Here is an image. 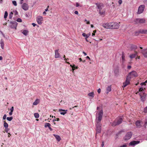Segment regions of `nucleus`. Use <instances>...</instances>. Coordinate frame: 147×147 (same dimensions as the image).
I'll return each mask as SVG.
<instances>
[{"label":"nucleus","instance_id":"1","mask_svg":"<svg viewBox=\"0 0 147 147\" xmlns=\"http://www.w3.org/2000/svg\"><path fill=\"white\" fill-rule=\"evenodd\" d=\"M98 116L96 119V134L100 133L101 131V121L102 120V117L103 114V111L102 110L98 112H97Z\"/></svg>","mask_w":147,"mask_h":147},{"label":"nucleus","instance_id":"2","mask_svg":"<svg viewBox=\"0 0 147 147\" xmlns=\"http://www.w3.org/2000/svg\"><path fill=\"white\" fill-rule=\"evenodd\" d=\"M96 4L98 8L99 9V13L100 15L105 16V9H102V7H104L103 4L101 3H96Z\"/></svg>","mask_w":147,"mask_h":147},{"label":"nucleus","instance_id":"3","mask_svg":"<svg viewBox=\"0 0 147 147\" xmlns=\"http://www.w3.org/2000/svg\"><path fill=\"white\" fill-rule=\"evenodd\" d=\"M123 121V119L121 117H117L112 123V126H115L120 124Z\"/></svg>","mask_w":147,"mask_h":147},{"label":"nucleus","instance_id":"4","mask_svg":"<svg viewBox=\"0 0 147 147\" xmlns=\"http://www.w3.org/2000/svg\"><path fill=\"white\" fill-rule=\"evenodd\" d=\"M102 26L106 29H111V22H107L103 23Z\"/></svg>","mask_w":147,"mask_h":147},{"label":"nucleus","instance_id":"5","mask_svg":"<svg viewBox=\"0 0 147 147\" xmlns=\"http://www.w3.org/2000/svg\"><path fill=\"white\" fill-rule=\"evenodd\" d=\"M132 135V133L131 132H129L127 133L123 139L125 140L129 139Z\"/></svg>","mask_w":147,"mask_h":147},{"label":"nucleus","instance_id":"6","mask_svg":"<svg viewBox=\"0 0 147 147\" xmlns=\"http://www.w3.org/2000/svg\"><path fill=\"white\" fill-rule=\"evenodd\" d=\"M138 76L137 73L136 71H133L130 73L127 77L131 78L137 77Z\"/></svg>","mask_w":147,"mask_h":147},{"label":"nucleus","instance_id":"7","mask_svg":"<svg viewBox=\"0 0 147 147\" xmlns=\"http://www.w3.org/2000/svg\"><path fill=\"white\" fill-rule=\"evenodd\" d=\"M111 29H117L119 27V25L117 22H111Z\"/></svg>","mask_w":147,"mask_h":147},{"label":"nucleus","instance_id":"8","mask_svg":"<svg viewBox=\"0 0 147 147\" xmlns=\"http://www.w3.org/2000/svg\"><path fill=\"white\" fill-rule=\"evenodd\" d=\"M36 20L38 23L39 24L41 25L42 24L43 20V18L42 16H38L36 17Z\"/></svg>","mask_w":147,"mask_h":147},{"label":"nucleus","instance_id":"9","mask_svg":"<svg viewBox=\"0 0 147 147\" xmlns=\"http://www.w3.org/2000/svg\"><path fill=\"white\" fill-rule=\"evenodd\" d=\"M130 79V78L127 76V77L125 82L123 83V85L122 86L123 88H124L129 84Z\"/></svg>","mask_w":147,"mask_h":147},{"label":"nucleus","instance_id":"10","mask_svg":"<svg viewBox=\"0 0 147 147\" xmlns=\"http://www.w3.org/2000/svg\"><path fill=\"white\" fill-rule=\"evenodd\" d=\"M145 7V6L144 5H140L138 9V13L140 14L142 13L144 11Z\"/></svg>","mask_w":147,"mask_h":147},{"label":"nucleus","instance_id":"11","mask_svg":"<svg viewBox=\"0 0 147 147\" xmlns=\"http://www.w3.org/2000/svg\"><path fill=\"white\" fill-rule=\"evenodd\" d=\"M140 95L142 101L144 102L146 100V94L144 92L142 94L141 93H140Z\"/></svg>","mask_w":147,"mask_h":147},{"label":"nucleus","instance_id":"12","mask_svg":"<svg viewBox=\"0 0 147 147\" xmlns=\"http://www.w3.org/2000/svg\"><path fill=\"white\" fill-rule=\"evenodd\" d=\"M136 24L143 23L145 22V20L144 19H137L135 21Z\"/></svg>","mask_w":147,"mask_h":147},{"label":"nucleus","instance_id":"13","mask_svg":"<svg viewBox=\"0 0 147 147\" xmlns=\"http://www.w3.org/2000/svg\"><path fill=\"white\" fill-rule=\"evenodd\" d=\"M22 7L23 9L25 11H27L28 9L29 6L28 4L26 3H22Z\"/></svg>","mask_w":147,"mask_h":147},{"label":"nucleus","instance_id":"14","mask_svg":"<svg viewBox=\"0 0 147 147\" xmlns=\"http://www.w3.org/2000/svg\"><path fill=\"white\" fill-rule=\"evenodd\" d=\"M17 25V23L16 22H11L10 27L12 28H16Z\"/></svg>","mask_w":147,"mask_h":147},{"label":"nucleus","instance_id":"15","mask_svg":"<svg viewBox=\"0 0 147 147\" xmlns=\"http://www.w3.org/2000/svg\"><path fill=\"white\" fill-rule=\"evenodd\" d=\"M59 49L55 50V58H57L60 57V54L59 53Z\"/></svg>","mask_w":147,"mask_h":147},{"label":"nucleus","instance_id":"16","mask_svg":"<svg viewBox=\"0 0 147 147\" xmlns=\"http://www.w3.org/2000/svg\"><path fill=\"white\" fill-rule=\"evenodd\" d=\"M140 143L139 141H133L131 142L129 144V145L134 146L135 145L139 144Z\"/></svg>","mask_w":147,"mask_h":147},{"label":"nucleus","instance_id":"17","mask_svg":"<svg viewBox=\"0 0 147 147\" xmlns=\"http://www.w3.org/2000/svg\"><path fill=\"white\" fill-rule=\"evenodd\" d=\"M142 53L144 57H147V49L142 50Z\"/></svg>","mask_w":147,"mask_h":147},{"label":"nucleus","instance_id":"18","mask_svg":"<svg viewBox=\"0 0 147 147\" xmlns=\"http://www.w3.org/2000/svg\"><path fill=\"white\" fill-rule=\"evenodd\" d=\"M142 122L140 121H137L135 123V125L138 127H141Z\"/></svg>","mask_w":147,"mask_h":147},{"label":"nucleus","instance_id":"19","mask_svg":"<svg viewBox=\"0 0 147 147\" xmlns=\"http://www.w3.org/2000/svg\"><path fill=\"white\" fill-rule=\"evenodd\" d=\"M137 52L135 51L134 53L131 54L129 56V57L131 59L134 58L137 56Z\"/></svg>","mask_w":147,"mask_h":147},{"label":"nucleus","instance_id":"20","mask_svg":"<svg viewBox=\"0 0 147 147\" xmlns=\"http://www.w3.org/2000/svg\"><path fill=\"white\" fill-rule=\"evenodd\" d=\"M139 33L142 34H147V30H144V29H140V30L138 32Z\"/></svg>","mask_w":147,"mask_h":147},{"label":"nucleus","instance_id":"21","mask_svg":"<svg viewBox=\"0 0 147 147\" xmlns=\"http://www.w3.org/2000/svg\"><path fill=\"white\" fill-rule=\"evenodd\" d=\"M67 110H63V109H60L59 110V112H61V111H65V112H61L60 113V114H61V115H65V114H66L67 113Z\"/></svg>","mask_w":147,"mask_h":147},{"label":"nucleus","instance_id":"22","mask_svg":"<svg viewBox=\"0 0 147 147\" xmlns=\"http://www.w3.org/2000/svg\"><path fill=\"white\" fill-rule=\"evenodd\" d=\"M51 126V125L50 123H46L45 124V127H48L50 129V130L51 131L52 130V129L51 127L50 126Z\"/></svg>","mask_w":147,"mask_h":147},{"label":"nucleus","instance_id":"23","mask_svg":"<svg viewBox=\"0 0 147 147\" xmlns=\"http://www.w3.org/2000/svg\"><path fill=\"white\" fill-rule=\"evenodd\" d=\"M40 102V100L39 99H36L35 101L33 103V105H36L39 103Z\"/></svg>","mask_w":147,"mask_h":147},{"label":"nucleus","instance_id":"24","mask_svg":"<svg viewBox=\"0 0 147 147\" xmlns=\"http://www.w3.org/2000/svg\"><path fill=\"white\" fill-rule=\"evenodd\" d=\"M111 90V86H108L106 89V93L108 94L110 92Z\"/></svg>","mask_w":147,"mask_h":147},{"label":"nucleus","instance_id":"25","mask_svg":"<svg viewBox=\"0 0 147 147\" xmlns=\"http://www.w3.org/2000/svg\"><path fill=\"white\" fill-rule=\"evenodd\" d=\"M53 136L58 141H59L61 139L59 136L56 134H54Z\"/></svg>","mask_w":147,"mask_h":147},{"label":"nucleus","instance_id":"26","mask_svg":"<svg viewBox=\"0 0 147 147\" xmlns=\"http://www.w3.org/2000/svg\"><path fill=\"white\" fill-rule=\"evenodd\" d=\"M0 44L1 48L3 49H4V42L3 39H1L0 41Z\"/></svg>","mask_w":147,"mask_h":147},{"label":"nucleus","instance_id":"27","mask_svg":"<svg viewBox=\"0 0 147 147\" xmlns=\"http://www.w3.org/2000/svg\"><path fill=\"white\" fill-rule=\"evenodd\" d=\"M90 33L88 34H86L85 33H83L82 34V35L84 37H86V38H88L90 36Z\"/></svg>","mask_w":147,"mask_h":147},{"label":"nucleus","instance_id":"28","mask_svg":"<svg viewBox=\"0 0 147 147\" xmlns=\"http://www.w3.org/2000/svg\"><path fill=\"white\" fill-rule=\"evenodd\" d=\"M122 61L123 63H124L125 61V56L124 55V54L123 53L122 54Z\"/></svg>","mask_w":147,"mask_h":147},{"label":"nucleus","instance_id":"29","mask_svg":"<svg viewBox=\"0 0 147 147\" xmlns=\"http://www.w3.org/2000/svg\"><path fill=\"white\" fill-rule=\"evenodd\" d=\"M4 124H3V126L4 127L5 129H7L8 127V124L6 123L5 121H4Z\"/></svg>","mask_w":147,"mask_h":147},{"label":"nucleus","instance_id":"30","mask_svg":"<svg viewBox=\"0 0 147 147\" xmlns=\"http://www.w3.org/2000/svg\"><path fill=\"white\" fill-rule=\"evenodd\" d=\"M22 33L24 35H27L28 33V31L27 30H25L23 31Z\"/></svg>","mask_w":147,"mask_h":147},{"label":"nucleus","instance_id":"31","mask_svg":"<svg viewBox=\"0 0 147 147\" xmlns=\"http://www.w3.org/2000/svg\"><path fill=\"white\" fill-rule=\"evenodd\" d=\"M130 48L131 50H135L137 49V46L134 45H131L130 46Z\"/></svg>","mask_w":147,"mask_h":147},{"label":"nucleus","instance_id":"32","mask_svg":"<svg viewBox=\"0 0 147 147\" xmlns=\"http://www.w3.org/2000/svg\"><path fill=\"white\" fill-rule=\"evenodd\" d=\"M88 95L89 96H91L92 98H93L94 96V92H91L88 94Z\"/></svg>","mask_w":147,"mask_h":147},{"label":"nucleus","instance_id":"33","mask_svg":"<svg viewBox=\"0 0 147 147\" xmlns=\"http://www.w3.org/2000/svg\"><path fill=\"white\" fill-rule=\"evenodd\" d=\"M145 90V88H143V87H141L139 89V91L140 92H142V93H143V91H144V90Z\"/></svg>","mask_w":147,"mask_h":147},{"label":"nucleus","instance_id":"34","mask_svg":"<svg viewBox=\"0 0 147 147\" xmlns=\"http://www.w3.org/2000/svg\"><path fill=\"white\" fill-rule=\"evenodd\" d=\"M34 115L36 118H38L39 117V115L38 113H36L34 114Z\"/></svg>","mask_w":147,"mask_h":147},{"label":"nucleus","instance_id":"35","mask_svg":"<svg viewBox=\"0 0 147 147\" xmlns=\"http://www.w3.org/2000/svg\"><path fill=\"white\" fill-rule=\"evenodd\" d=\"M70 66L72 67V70L73 71V72H74L73 71H74L75 69V65H70Z\"/></svg>","mask_w":147,"mask_h":147},{"label":"nucleus","instance_id":"36","mask_svg":"<svg viewBox=\"0 0 147 147\" xmlns=\"http://www.w3.org/2000/svg\"><path fill=\"white\" fill-rule=\"evenodd\" d=\"M8 15V13L7 11H5V14L4 16V18L5 19L7 18Z\"/></svg>","mask_w":147,"mask_h":147},{"label":"nucleus","instance_id":"37","mask_svg":"<svg viewBox=\"0 0 147 147\" xmlns=\"http://www.w3.org/2000/svg\"><path fill=\"white\" fill-rule=\"evenodd\" d=\"M13 117H7V119L8 121H10L13 119Z\"/></svg>","mask_w":147,"mask_h":147},{"label":"nucleus","instance_id":"38","mask_svg":"<svg viewBox=\"0 0 147 147\" xmlns=\"http://www.w3.org/2000/svg\"><path fill=\"white\" fill-rule=\"evenodd\" d=\"M147 83V80H146L145 82L142 83L140 84V85L141 86L146 85V84Z\"/></svg>","mask_w":147,"mask_h":147},{"label":"nucleus","instance_id":"39","mask_svg":"<svg viewBox=\"0 0 147 147\" xmlns=\"http://www.w3.org/2000/svg\"><path fill=\"white\" fill-rule=\"evenodd\" d=\"M12 3L15 6H16L17 5V4L16 2L15 1H12Z\"/></svg>","mask_w":147,"mask_h":147},{"label":"nucleus","instance_id":"40","mask_svg":"<svg viewBox=\"0 0 147 147\" xmlns=\"http://www.w3.org/2000/svg\"><path fill=\"white\" fill-rule=\"evenodd\" d=\"M118 72H119V70L118 69H116L114 71V73H115V75L117 74H118Z\"/></svg>","mask_w":147,"mask_h":147},{"label":"nucleus","instance_id":"41","mask_svg":"<svg viewBox=\"0 0 147 147\" xmlns=\"http://www.w3.org/2000/svg\"><path fill=\"white\" fill-rule=\"evenodd\" d=\"M13 14V13H12V12H11L10 13L9 15V18L10 19L12 17Z\"/></svg>","mask_w":147,"mask_h":147},{"label":"nucleus","instance_id":"42","mask_svg":"<svg viewBox=\"0 0 147 147\" xmlns=\"http://www.w3.org/2000/svg\"><path fill=\"white\" fill-rule=\"evenodd\" d=\"M144 111L145 113H147V106L144 109Z\"/></svg>","mask_w":147,"mask_h":147},{"label":"nucleus","instance_id":"43","mask_svg":"<svg viewBox=\"0 0 147 147\" xmlns=\"http://www.w3.org/2000/svg\"><path fill=\"white\" fill-rule=\"evenodd\" d=\"M17 21L18 22H22V20L20 18H18L17 20Z\"/></svg>","mask_w":147,"mask_h":147},{"label":"nucleus","instance_id":"44","mask_svg":"<svg viewBox=\"0 0 147 147\" xmlns=\"http://www.w3.org/2000/svg\"><path fill=\"white\" fill-rule=\"evenodd\" d=\"M6 114H5L3 117V120H5L6 119Z\"/></svg>","mask_w":147,"mask_h":147},{"label":"nucleus","instance_id":"45","mask_svg":"<svg viewBox=\"0 0 147 147\" xmlns=\"http://www.w3.org/2000/svg\"><path fill=\"white\" fill-rule=\"evenodd\" d=\"M14 110V108L13 107H12L10 109V110L11 112H13Z\"/></svg>","mask_w":147,"mask_h":147},{"label":"nucleus","instance_id":"46","mask_svg":"<svg viewBox=\"0 0 147 147\" xmlns=\"http://www.w3.org/2000/svg\"><path fill=\"white\" fill-rule=\"evenodd\" d=\"M127 145L125 144H123L122 146H120L118 147H126Z\"/></svg>","mask_w":147,"mask_h":147},{"label":"nucleus","instance_id":"47","mask_svg":"<svg viewBox=\"0 0 147 147\" xmlns=\"http://www.w3.org/2000/svg\"><path fill=\"white\" fill-rule=\"evenodd\" d=\"M76 7H78L79 6H80V7H81L82 6H80L79 4L78 3H76Z\"/></svg>","mask_w":147,"mask_h":147},{"label":"nucleus","instance_id":"48","mask_svg":"<svg viewBox=\"0 0 147 147\" xmlns=\"http://www.w3.org/2000/svg\"><path fill=\"white\" fill-rule=\"evenodd\" d=\"M14 12L15 13V15H17L18 14V13L17 11H14Z\"/></svg>","mask_w":147,"mask_h":147},{"label":"nucleus","instance_id":"49","mask_svg":"<svg viewBox=\"0 0 147 147\" xmlns=\"http://www.w3.org/2000/svg\"><path fill=\"white\" fill-rule=\"evenodd\" d=\"M59 120H60V119H59V118H57L56 119H54L53 120V121L54 122L55 121H59Z\"/></svg>","mask_w":147,"mask_h":147},{"label":"nucleus","instance_id":"50","mask_svg":"<svg viewBox=\"0 0 147 147\" xmlns=\"http://www.w3.org/2000/svg\"><path fill=\"white\" fill-rule=\"evenodd\" d=\"M118 3L120 5L122 3V1L121 0H119L118 1Z\"/></svg>","mask_w":147,"mask_h":147},{"label":"nucleus","instance_id":"51","mask_svg":"<svg viewBox=\"0 0 147 147\" xmlns=\"http://www.w3.org/2000/svg\"><path fill=\"white\" fill-rule=\"evenodd\" d=\"M101 92V89L99 88L98 90V92L99 94H100Z\"/></svg>","mask_w":147,"mask_h":147},{"label":"nucleus","instance_id":"52","mask_svg":"<svg viewBox=\"0 0 147 147\" xmlns=\"http://www.w3.org/2000/svg\"><path fill=\"white\" fill-rule=\"evenodd\" d=\"M24 0H20V4H22L23 3Z\"/></svg>","mask_w":147,"mask_h":147},{"label":"nucleus","instance_id":"53","mask_svg":"<svg viewBox=\"0 0 147 147\" xmlns=\"http://www.w3.org/2000/svg\"><path fill=\"white\" fill-rule=\"evenodd\" d=\"M74 13L78 15V12L77 11H76L74 12Z\"/></svg>","mask_w":147,"mask_h":147},{"label":"nucleus","instance_id":"54","mask_svg":"<svg viewBox=\"0 0 147 147\" xmlns=\"http://www.w3.org/2000/svg\"><path fill=\"white\" fill-rule=\"evenodd\" d=\"M131 68V66L130 65H128L127 66V68L128 69H130Z\"/></svg>","mask_w":147,"mask_h":147},{"label":"nucleus","instance_id":"55","mask_svg":"<svg viewBox=\"0 0 147 147\" xmlns=\"http://www.w3.org/2000/svg\"><path fill=\"white\" fill-rule=\"evenodd\" d=\"M8 130L9 129H5V131L7 133H8Z\"/></svg>","mask_w":147,"mask_h":147},{"label":"nucleus","instance_id":"56","mask_svg":"<svg viewBox=\"0 0 147 147\" xmlns=\"http://www.w3.org/2000/svg\"><path fill=\"white\" fill-rule=\"evenodd\" d=\"M32 25L34 27H35L36 25V24L34 23H32Z\"/></svg>","mask_w":147,"mask_h":147},{"label":"nucleus","instance_id":"57","mask_svg":"<svg viewBox=\"0 0 147 147\" xmlns=\"http://www.w3.org/2000/svg\"><path fill=\"white\" fill-rule=\"evenodd\" d=\"M83 53L85 55H87V54L84 51L83 52Z\"/></svg>","mask_w":147,"mask_h":147},{"label":"nucleus","instance_id":"58","mask_svg":"<svg viewBox=\"0 0 147 147\" xmlns=\"http://www.w3.org/2000/svg\"><path fill=\"white\" fill-rule=\"evenodd\" d=\"M12 113L13 112H11V111L10 112H9V115H12Z\"/></svg>","mask_w":147,"mask_h":147},{"label":"nucleus","instance_id":"59","mask_svg":"<svg viewBox=\"0 0 147 147\" xmlns=\"http://www.w3.org/2000/svg\"><path fill=\"white\" fill-rule=\"evenodd\" d=\"M43 14L45 16L46 15V11H44V12H43Z\"/></svg>","mask_w":147,"mask_h":147},{"label":"nucleus","instance_id":"60","mask_svg":"<svg viewBox=\"0 0 147 147\" xmlns=\"http://www.w3.org/2000/svg\"><path fill=\"white\" fill-rule=\"evenodd\" d=\"M49 6H48L47 7V8L45 9V11H47L48 10V8H49Z\"/></svg>","mask_w":147,"mask_h":147},{"label":"nucleus","instance_id":"61","mask_svg":"<svg viewBox=\"0 0 147 147\" xmlns=\"http://www.w3.org/2000/svg\"><path fill=\"white\" fill-rule=\"evenodd\" d=\"M95 33L93 32L92 34V36H94L95 35Z\"/></svg>","mask_w":147,"mask_h":147},{"label":"nucleus","instance_id":"62","mask_svg":"<svg viewBox=\"0 0 147 147\" xmlns=\"http://www.w3.org/2000/svg\"><path fill=\"white\" fill-rule=\"evenodd\" d=\"M65 55H64L63 56V58H64L65 60L66 59H67L66 58H65Z\"/></svg>","mask_w":147,"mask_h":147},{"label":"nucleus","instance_id":"63","mask_svg":"<svg viewBox=\"0 0 147 147\" xmlns=\"http://www.w3.org/2000/svg\"><path fill=\"white\" fill-rule=\"evenodd\" d=\"M86 58H87V59H89L90 60V58L88 56H87L86 57Z\"/></svg>","mask_w":147,"mask_h":147},{"label":"nucleus","instance_id":"64","mask_svg":"<svg viewBox=\"0 0 147 147\" xmlns=\"http://www.w3.org/2000/svg\"><path fill=\"white\" fill-rule=\"evenodd\" d=\"M3 59V58L2 56H0V60H1Z\"/></svg>","mask_w":147,"mask_h":147}]
</instances>
